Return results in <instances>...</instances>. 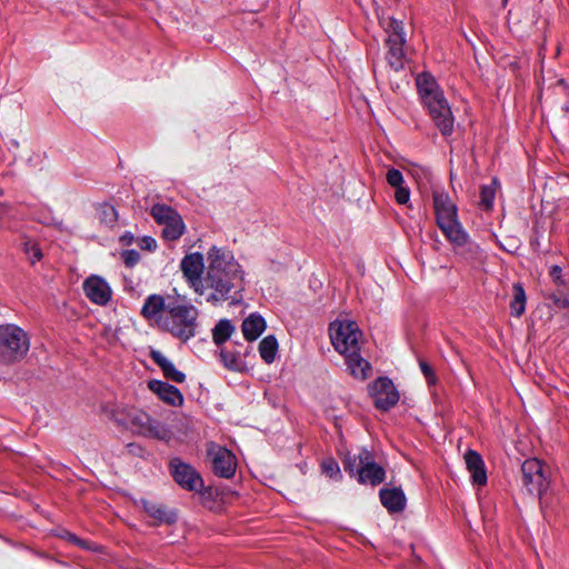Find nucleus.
Listing matches in <instances>:
<instances>
[{"mask_svg":"<svg viewBox=\"0 0 569 569\" xmlns=\"http://www.w3.org/2000/svg\"><path fill=\"white\" fill-rule=\"evenodd\" d=\"M207 261L201 296L212 303L224 301L230 291L243 280L241 267L231 251L216 246L208 250Z\"/></svg>","mask_w":569,"mask_h":569,"instance_id":"nucleus-1","label":"nucleus"},{"mask_svg":"<svg viewBox=\"0 0 569 569\" xmlns=\"http://www.w3.org/2000/svg\"><path fill=\"white\" fill-rule=\"evenodd\" d=\"M416 84L435 126L442 136H450L453 132L455 118L436 79L429 73H420L416 78Z\"/></svg>","mask_w":569,"mask_h":569,"instance_id":"nucleus-2","label":"nucleus"},{"mask_svg":"<svg viewBox=\"0 0 569 569\" xmlns=\"http://www.w3.org/2000/svg\"><path fill=\"white\" fill-rule=\"evenodd\" d=\"M107 415L119 426L130 428L132 432L160 441L168 442L171 437V430L161 421L152 418L146 411L127 406H112L107 410Z\"/></svg>","mask_w":569,"mask_h":569,"instance_id":"nucleus-3","label":"nucleus"},{"mask_svg":"<svg viewBox=\"0 0 569 569\" xmlns=\"http://www.w3.org/2000/svg\"><path fill=\"white\" fill-rule=\"evenodd\" d=\"M198 316V309L184 297L178 295L173 302L169 303L167 316L160 329L170 332L182 341H188L196 336Z\"/></svg>","mask_w":569,"mask_h":569,"instance_id":"nucleus-4","label":"nucleus"},{"mask_svg":"<svg viewBox=\"0 0 569 569\" xmlns=\"http://www.w3.org/2000/svg\"><path fill=\"white\" fill-rule=\"evenodd\" d=\"M29 349L30 338L22 328L12 323L0 326V365L20 362Z\"/></svg>","mask_w":569,"mask_h":569,"instance_id":"nucleus-5","label":"nucleus"},{"mask_svg":"<svg viewBox=\"0 0 569 569\" xmlns=\"http://www.w3.org/2000/svg\"><path fill=\"white\" fill-rule=\"evenodd\" d=\"M331 343L343 357L360 351L361 331L355 321L336 320L329 327Z\"/></svg>","mask_w":569,"mask_h":569,"instance_id":"nucleus-6","label":"nucleus"},{"mask_svg":"<svg viewBox=\"0 0 569 569\" xmlns=\"http://www.w3.org/2000/svg\"><path fill=\"white\" fill-rule=\"evenodd\" d=\"M521 481L530 495L539 498L547 491L549 480V469L539 459L532 458L523 461L521 466Z\"/></svg>","mask_w":569,"mask_h":569,"instance_id":"nucleus-7","label":"nucleus"},{"mask_svg":"<svg viewBox=\"0 0 569 569\" xmlns=\"http://www.w3.org/2000/svg\"><path fill=\"white\" fill-rule=\"evenodd\" d=\"M150 214L154 221L162 226V236L166 240H178L184 232L186 226L181 216L170 206L157 203L151 207Z\"/></svg>","mask_w":569,"mask_h":569,"instance_id":"nucleus-8","label":"nucleus"},{"mask_svg":"<svg viewBox=\"0 0 569 569\" xmlns=\"http://www.w3.org/2000/svg\"><path fill=\"white\" fill-rule=\"evenodd\" d=\"M448 241L461 253H467L469 258H476L480 252L478 244L470 241L468 233L462 228L457 218L448 219L437 223Z\"/></svg>","mask_w":569,"mask_h":569,"instance_id":"nucleus-9","label":"nucleus"},{"mask_svg":"<svg viewBox=\"0 0 569 569\" xmlns=\"http://www.w3.org/2000/svg\"><path fill=\"white\" fill-rule=\"evenodd\" d=\"M207 457L216 476L229 479L234 475L237 459L226 447L214 442H209L207 445Z\"/></svg>","mask_w":569,"mask_h":569,"instance_id":"nucleus-10","label":"nucleus"},{"mask_svg":"<svg viewBox=\"0 0 569 569\" xmlns=\"http://www.w3.org/2000/svg\"><path fill=\"white\" fill-rule=\"evenodd\" d=\"M169 470L173 480L184 490L200 491L203 488V480L200 473L180 458H172L170 460Z\"/></svg>","mask_w":569,"mask_h":569,"instance_id":"nucleus-11","label":"nucleus"},{"mask_svg":"<svg viewBox=\"0 0 569 569\" xmlns=\"http://www.w3.org/2000/svg\"><path fill=\"white\" fill-rule=\"evenodd\" d=\"M181 271L197 295L203 293V256L199 252L187 254L180 263Z\"/></svg>","mask_w":569,"mask_h":569,"instance_id":"nucleus-12","label":"nucleus"},{"mask_svg":"<svg viewBox=\"0 0 569 569\" xmlns=\"http://www.w3.org/2000/svg\"><path fill=\"white\" fill-rule=\"evenodd\" d=\"M176 296L168 295L163 297L161 295H150L144 300V303L141 309L142 316L152 321L159 328L162 325L167 316V310L169 309V303H172Z\"/></svg>","mask_w":569,"mask_h":569,"instance_id":"nucleus-13","label":"nucleus"},{"mask_svg":"<svg viewBox=\"0 0 569 569\" xmlns=\"http://www.w3.org/2000/svg\"><path fill=\"white\" fill-rule=\"evenodd\" d=\"M371 393L375 406L383 411L389 410L399 400V393L393 382L388 378L377 379L371 387Z\"/></svg>","mask_w":569,"mask_h":569,"instance_id":"nucleus-14","label":"nucleus"},{"mask_svg":"<svg viewBox=\"0 0 569 569\" xmlns=\"http://www.w3.org/2000/svg\"><path fill=\"white\" fill-rule=\"evenodd\" d=\"M361 468L358 470V482L362 485L378 486L386 478L385 469L372 460L368 450L360 452Z\"/></svg>","mask_w":569,"mask_h":569,"instance_id":"nucleus-15","label":"nucleus"},{"mask_svg":"<svg viewBox=\"0 0 569 569\" xmlns=\"http://www.w3.org/2000/svg\"><path fill=\"white\" fill-rule=\"evenodd\" d=\"M86 297L93 303L106 306L112 295L109 283L99 276H90L83 282Z\"/></svg>","mask_w":569,"mask_h":569,"instance_id":"nucleus-16","label":"nucleus"},{"mask_svg":"<svg viewBox=\"0 0 569 569\" xmlns=\"http://www.w3.org/2000/svg\"><path fill=\"white\" fill-rule=\"evenodd\" d=\"M465 462L470 473L472 485L485 486L487 483V472L480 453L475 450H468L465 453Z\"/></svg>","mask_w":569,"mask_h":569,"instance_id":"nucleus-17","label":"nucleus"},{"mask_svg":"<svg viewBox=\"0 0 569 569\" xmlns=\"http://www.w3.org/2000/svg\"><path fill=\"white\" fill-rule=\"evenodd\" d=\"M149 389L156 393L163 402L171 406H181L183 396L174 386L161 380H150L148 382Z\"/></svg>","mask_w":569,"mask_h":569,"instance_id":"nucleus-18","label":"nucleus"},{"mask_svg":"<svg viewBox=\"0 0 569 569\" xmlns=\"http://www.w3.org/2000/svg\"><path fill=\"white\" fill-rule=\"evenodd\" d=\"M433 208L437 223L458 217L456 204L451 201L448 193L443 191L433 192Z\"/></svg>","mask_w":569,"mask_h":569,"instance_id":"nucleus-19","label":"nucleus"},{"mask_svg":"<svg viewBox=\"0 0 569 569\" xmlns=\"http://www.w3.org/2000/svg\"><path fill=\"white\" fill-rule=\"evenodd\" d=\"M406 42L405 38H399L398 34L393 38V40H386L388 51L386 59L389 66L398 71L403 68L405 64V52L403 44Z\"/></svg>","mask_w":569,"mask_h":569,"instance_id":"nucleus-20","label":"nucleus"},{"mask_svg":"<svg viewBox=\"0 0 569 569\" xmlns=\"http://www.w3.org/2000/svg\"><path fill=\"white\" fill-rule=\"evenodd\" d=\"M150 357L154 363L161 368L167 379L177 383H182L186 380V375L178 370L176 366L162 352L152 350Z\"/></svg>","mask_w":569,"mask_h":569,"instance_id":"nucleus-21","label":"nucleus"},{"mask_svg":"<svg viewBox=\"0 0 569 569\" xmlns=\"http://www.w3.org/2000/svg\"><path fill=\"white\" fill-rule=\"evenodd\" d=\"M380 500L390 512H398L405 508L406 497L399 488H383L380 490Z\"/></svg>","mask_w":569,"mask_h":569,"instance_id":"nucleus-22","label":"nucleus"},{"mask_svg":"<svg viewBox=\"0 0 569 569\" xmlns=\"http://www.w3.org/2000/svg\"><path fill=\"white\" fill-rule=\"evenodd\" d=\"M359 352L360 351L351 352L350 355L345 356V359L350 375L356 379L365 380L369 377L371 367Z\"/></svg>","mask_w":569,"mask_h":569,"instance_id":"nucleus-23","label":"nucleus"},{"mask_svg":"<svg viewBox=\"0 0 569 569\" xmlns=\"http://www.w3.org/2000/svg\"><path fill=\"white\" fill-rule=\"evenodd\" d=\"M243 337L248 341H254L266 329L264 319L258 313H251L241 326Z\"/></svg>","mask_w":569,"mask_h":569,"instance_id":"nucleus-24","label":"nucleus"},{"mask_svg":"<svg viewBox=\"0 0 569 569\" xmlns=\"http://www.w3.org/2000/svg\"><path fill=\"white\" fill-rule=\"evenodd\" d=\"M141 503L144 511L158 523H172L176 521V515L167 511L161 505L149 500H141Z\"/></svg>","mask_w":569,"mask_h":569,"instance_id":"nucleus-25","label":"nucleus"},{"mask_svg":"<svg viewBox=\"0 0 569 569\" xmlns=\"http://www.w3.org/2000/svg\"><path fill=\"white\" fill-rule=\"evenodd\" d=\"M526 310V292L520 283L512 286V300L510 301V312L515 317H520Z\"/></svg>","mask_w":569,"mask_h":569,"instance_id":"nucleus-26","label":"nucleus"},{"mask_svg":"<svg viewBox=\"0 0 569 569\" xmlns=\"http://www.w3.org/2000/svg\"><path fill=\"white\" fill-rule=\"evenodd\" d=\"M278 352V341L274 336L264 337L259 343V353L266 363H272Z\"/></svg>","mask_w":569,"mask_h":569,"instance_id":"nucleus-27","label":"nucleus"},{"mask_svg":"<svg viewBox=\"0 0 569 569\" xmlns=\"http://www.w3.org/2000/svg\"><path fill=\"white\" fill-rule=\"evenodd\" d=\"M234 330H236V328L230 322V320H227V319L220 320L212 329L213 342L218 346L224 343L231 337V335L234 332Z\"/></svg>","mask_w":569,"mask_h":569,"instance_id":"nucleus-28","label":"nucleus"},{"mask_svg":"<svg viewBox=\"0 0 569 569\" xmlns=\"http://www.w3.org/2000/svg\"><path fill=\"white\" fill-rule=\"evenodd\" d=\"M220 358L226 368L233 371H240L243 368V361L238 352H233L226 348L220 350Z\"/></svg>","mask_w":569,"mask_h":569,"instance_id":"nucleus-29","label":"nucleus"},{"mask_svg":"<svg viewBox=\"0 0 569 569\" xmlns=\"http://www.w3.org/2000/svg\"><path fill=\"white\" fill-rule=\"evenodd\" d=\"M381 24L385 28L386 32L388 33L387 40H393L396 34H398L399 38H405L403 24L401 21H398L395 18L389 17L381 20Z\"/></svg>","mask_w":569,"mask_h":569,"instance_id":"nucleus-30","label":"nucleus"},{"mask_svg":"<svg viewBox=\"0 0 569 569\" xmlns=\"http://www.w3.org/2000/svg\"><path fill=\"white\" fill-rule=\"evenodd\" d=\"M497 180L493 179L491 184L489 186H483L481 188V192H480V206L486 209V210H489L491 209L492 204H493V200H495V194H496V189H497Z\"/></svg>","mask_w":569,"mask_h":569,"instance_id":"nucleus-31","label":"nucleus"},{"mask_svg":"<svg viewBox=\"0 0 569 569\" xmlns=\"http://www.w3.org/2000/svg\"><path fill=\"white\" fill-rule=\"evenodd\" d=\"M321 470L327 477L331 479H339L341 477L339 465L332 458H327L322 461Z\"/></svg>","mask_w":569,"mask_h":569,"instance_id":"nucleus-32","label":"nucleus"},{"mask_svg":"<svg viewBox=\"0 0 569 569\" xmlns=\"http://www.w3.org/2000/svg\"><path fill=\"white\" fill-rule=\"evenodd\" d=\"M343 466H345V470L353 476V475H357L358 476V470L361 468V463H360V453L358 456H348L346 457V459L343 460Z\"/></svg>","mask_w":569,"mask_h":569,"instance_id":"nucleus-33","label":"nucleus"},{"mask_svg":"<svg viewBox=\"0 0 569 569\" xmlns=\"http://www.w3.org/2000/svg\"><path fill=\"white\" fill-rule=\"evenodd\" d=\"M419 367L421 369L422 375L427 379L428 385H430V386L436 385L438 381V378H437L432 367L427 361H425L422 359L419 360Z\"/></svg>","mask_w":569,"mask_h":569,"instance_id":"nucleus-34","label":"nucleus"},{"mask_svg":"<svg viewBox=\"0 0 569 569\" xmlns=\"http://www.w3.org/2000/svg\"><path fill=\"white\" fill-rule=\"evenodd\" d=\"M548 299L560 309L569 307V293L563 295L561 291L548 295Z\"/></svg>","mask_w":569,"mask_h":569,"instance_id":"nucleus-35","label":"nucleus"},{"mask_svg":"<svg viewBox=\"0 0 569 569\" xmlns=\"http://www.w3.org/2000/svg\"><path fill=\"white\" fill-rule=\"evenodd\" d=\"M26 252L31 263H36L42 258V252L39 246L34 242L26 243Z\"/></svg>","mask_w":569,"mask_h":569,"instance_id":"nucleus-36","label":"nucleus"},{"mask_svg":"<svg viewBox=\"0 0 569 569\" xmlns=\"http://www.w3.org/2000/svg\"><path fill=\"white\" fill-rule=\"evenodd\" d=\"M387 181L391 187L397 188L403 186V176L398 169H390L387 172Z\"/></svg>","mask_w":569,"mask_h":569,"instance_id":"nucleus-37","label":"nucleus"},{"mask_svg":"<svg viewBox=\"0 0 569 569\" xmlns=\"http://www.w3.org/2000/svg\"><path fill=\"white\" fill-rule=\"evenodd\" d=\"M121 256L124 264L130 268L136 266L140 260V253L137 250H124Z\"/></svg>","mask_w":569,"mask_h":569,"instance_id":"nucleus-38","label":"nucleus"},{"mask_svg":"<svg viewBox=\"0 0 569 569\" xmlns=\"http://www.w3.org/2000/svg\"><path fill=\"white\" fill-rule=\"evenodd\" d=\"M396 191H395V198L397 200L398 203L400 204H406L409 202V199H410V191L407 187L405 186H400V187H397L395 188Z\"/></svg>","mask_w":569,"mask_h":569,"instance_id":"nucleus-39","label":"nucleus"},{"mask_svg":"<svg viewBox=\"0 0 569 569\" xmlns=\"http://www.w3.org/2000/svg\"><path fill=\"white\" fill-rule=\"evenodd\" d=\"M102 220L112 223L117 220V211L112 206H103L101 208Z\"/></svg>","mask_w":569,"mask_h":569,"instance_id":"nucleus-40","label":"nucleus"},{"mask_svg":"<svg viewBox=\"0 0 569 569\" xmlns=\"http://www.w3.org/2000/svg\"><path fill=\"white\" fill-rule=\"evenodd\" d=\"M549 273L557 286H566V281L562 278V269L559 266H552Z\"/></svg>","mask_w":569,"mask_h":569,"instance_id":"nucleus-41","label":"nucleus"},{"mask_svg":"<svg viewBox=\"0 0 569 569\" xmlns=\"http://www.w3.org/2000/svg\"><path fill=\"white\" fill-rule=\"evenodd\" d=\"M139 246L143 250L153 251L157 248V242L152 237L146 236L140 240Z\"/></svg>","mask_w":569,"mask_h":569,"instance_id":"nucleus-42","label":"nucleus"},{"mask_svg":"<svg viewBox=\"0 0 569 569\" xmlns=\"http://www.w3.org/2000/svg\"><path fill=\"white\" fill-rule=\"evenodd\" d=\"M66 538H67L68 541L72 542L74 545H78V546H80V547H82L84 549H89L90 548L89 545L86 541L81 540L80 538H78L73 533L68 532L66 535Z\"/></svg>","mask_w":569,"mask_h":569,"instance_id":"nucleus-43","label":"nucleus"},{"mask_svg":"<svg viewBox=\"0 0 569 569\" xmlns=\"http://www.w3.org/2000/svg\"><path fill=\"white\" fill-rule=\"evenodd\" d=\"M2 194V190L0 189V196ZM8 206L7 203H0V217L7 213Z\"/></svg>","mask_w":569,"mask_h":569,"instance_id":"nucleus-44","label":"nucleus"}]
</instances>
